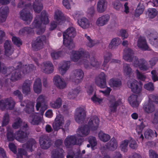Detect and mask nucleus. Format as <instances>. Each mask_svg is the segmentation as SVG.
I'll list each match as a JSON object with an SVG mask.
<instances>
[{
	"label": "nucleus",
	"instance_id": "obj_40",
	"mask_svg": "<svg viewBox=\"0 0 158 158\" xmlns=\"http://www.w3.org/2000/svg\"><path fill=\"white\" fill-rule=\"evenodd\" d=\"M121 39L116 37L112 39L109 45V48L110 49L115 48H116L121 43Z\"/></svg>",
	"mask_w": 158,
	"mask_h": 158
},
{
	"label": "nucleus",
	"instance_id": "obj_52",
	"mask_svg": "<svg viewBox=\"0 0 158 158\" xmlns=\"http://www.w3.org/2000/svg\"><path fill=\"white\" fill-rule=\"evenodd\" d=\"M62 53L63 52L61 51H53L51 52V55L53 60H56L61 56Z\"/></svg>",
	"mask_w": 158,
	"mask_h": 158
},
{
	"label": "nucleus",
	"instance_id": "obj_2",
	"mask_svg": "<svg viewBox=\"0 0 158 158\" xmlns=\"http://www.w3.org/2000/svg\"><path fill=\"white\" fill-rule=\"evenodd\" d=\"M76 29L73 27L68 28L63 33V44L70 50L75 47L73 39L76 36Z\"/></svg>",
	"mask_w": 158,
	"mask_h": 158
},
{
	"label": "nucleus",
	"instance_id": "obj_64",
	"mask_svg": "<svg viewBox=\"0 0 158 158\" xmlns=\"http://www.w3.org/2000/svg\"><path fill=\"white\" fill-rule=\"evenodd\" d=\"M150 43L156 48H158V37L150 39Z\"/></svg>",
	"mask_w": 158,
	"mask_h": 158
},
{
	"label": "nucleus",
	"instance_id": "obj_38",
	"mask_svg": "<svg viewBox=\"0 0 158 158\" xmlns=\"http://www.w3.org/2000/svg\"><path fill=\"white\" fill-rule=\"evenodd\" d=\"M144 135L145 138L148 139H151L153 137L155 136L156 137L157 136L156 132L155 131L154 132L153 130L150 129H148L145 131L144 133Z\"/></svg>",
	"mask_w": 158,
	"mask_h": 158
},
{
	"label": "nucleus",
	"instance_id": "obj_32",
	"mask_svg": "<svg viewBox=\"0 0 158 158\" xmlns=\"http://www.w3.org/2000/svg\"><path fill=\"white\" fill-rule=\"evenodd\" d=\"M138 96L135 94H132L129 97L128 100L132 107H136L138 106L140 102L138 101Z\"/></svg>",
	"mask_w": 158,
	"mask_h": 158
},
{
	"label": "nucleus",
	"instance_id": "obj_44",
	"mask_svg": "<svg viewBox=\"0 0 158 158\" xmlns=\"http://www.w3.org/2000/svg\"><path fill=\"white\" fill-rule=\"evenodd\" d=\"M140 62L139 68L143 71H146L148 70L149 68V65L148 62L144 59H140Z\"/></svg>",
	"mask_w": 158,
	"mask_h": 158
},
{
	"label": "nucleus",
	"instance_id": "obj_3",
	"mask_svg": "<svg viewBox=\"0 0 158 158\" xmlns=\"http://www.w3.org/2000/svg\"><path fill=\"white\" fill-rule=\"evenodd\" d=\"M49 23L47 12L43 10L41 13L40 16L37 15L33 22L31 24V27L33 29L35 28H39L43 23L47 24Z\"/></svg>",
	"mask_w": 158,
	"mask_h": 158
},
{
	"label": "nucleus",
	"instance_id": "obj_53",
	"mask_svg": "<svg viewBox=\"0 0 158 158\" xmlns=\"http://www.w3.org/2000/svg\"><path fill=\"white\" fill-rule=\"evenodd\" d=\"M23 121L19 117L16 118L15 120V122L12 124V127L14 129L19 128L21 126Z\"/></svg>",
	"mask_w": 158,
	"mask_h": 158
},
{
	"label": "nucleus",
	"instance_id": "obj_58",
	"mask_svg": "<svg viewBox=\"0 0 158 158\" xmlns=\"http://www.w3.org/2000/svg\"><path fill=\"white\" fill-rule=\"evenodd\" d=\"M7 139L8 141H13L15 139L13 131L8 130L6 134Z\"/></svg>",
	"mask_w": 158,
	"mask_h": 158
},
{
	"label": "nucleus",
	"instance_id": "obj_60",
	"mask_svg": "<svg viewBox=\"0 0 158 158\" xmlns=\"http://www.w3.org/2000/svg\"><path fill=\"white\" fill-rule=\"evenodd\" d=\"M9 122V115L8 113L5 114L2 122V126H6Z\"/></svg>",
	"mask_w": 158,
	"mask_h": 158
},
{
	"label": "nucleus",
	"instance_id": "obj_49",
	"mask_svg": "<svg viewBox=\"0 0 158 158\" xmlns=\"http://www.w3.org/2000/svg\"><path fill=\"white\" fill-rule=\"evenodd\" d=\"M14 68L13 67H10L7 69L5 64L0 61V73H2L5 74L6 73L7 70H12Z\"/></svg>",
	"mask_w": 158,
	"mask_h": 158
},
{
	"label": "nucleus",
	"instance_id": "obj_36",
	"mask_svg": "<svg viewBox=\"0 0 158 158\" xmlns=\"http://www.w3.org/2000/svg\"><path fill=\"white\" fill-rule=\"evenodd\" d=\"M77 23L83 29H86L89 26V20L86 18L83 17L78 20Z\"/></svg>",
	"mask_w": 158,
	"mask_h": 158
},
{
	"label": "nucleus",
	"instance_id": "obj_34",
	"mask_svg": "<svg viewBox=\"0 0 158 158\" xmlns=\"http://www.w3.org/2000/svg\"><path fill=\"white\" fill-rule=\"evenodd\" d=\"M36 143L35 140L33 139H30L23 145V147L25 148L27 150H29L31 152H32L33 151V147H36Z\"/></svg>",
	"mask_w": 158,
	"mask_h": 158
},
{
	"label": "nucleus",
	"instance_id": "obj_46",
	"mask_svg": "<svg viewBox=\"0 0 158 158\" xmlns=\"http://www.w3.org/2000/svg\"><path fill=\"white\" fill-rule=\"evenodd\" d=\"M25 112L28 114H34V106L31 102H28L26 105L24 109Z\"/></svg>",
	"mask_w": 158,
	"mask_h": 158
},
{
	"label": "nucleus",
	"instance_id": "obj_59",
	"mask_svg": "<svg viewBox=\"0 0 158 158\" xmlns=\"http://www.w3.org/2000/svg\"><path fill=\"white\" fill-rule=\"evenodd\" d=\"M27 154V152L24 149L22 148L19 149L16 155V158H23V155L26 156Z\"/></svg>",
	"mask_w": 158,
	"mask_h": 158
},
{
	"label": "nucleus",
	"instance_id": "obj_6",
	"mask_svg": "<svg viewBox=\"0 0 158 158\" xmlns=\"http://www.w3.org/2000/svg\"><path fill=\"white\" fill-rule=\"evenodd\" d=\"M15 105V102L12 98H7L0 101V109L4 110L7 107L8 109L12 110L14 108Z\"/></svg>",
	"mask_w": 158,
	"mask_h": 158
},
{
	"label": "nucleus",
	"instance_id": "obj_61",
	"mask_svg": "<svg viewBox=\"0 0 158 158\" xmlns=\"http://www.w3.org/2000/svg\"><path fill=\"white\" fill-rule=\"evenodd\" d=\"M145 126V125L144 124L143 122H142L139 125H137L136 126V130L138 135H140L142 133L143 129Z\"/></svg>",
	"mask_w": 158,
	"mask_h": 158
},
{
	"label": "nucleus",
	"instance_id": "obj_39",
	"mask_svg": "<svg viewBox=\"0 0 158 158\" xmlns=\"http://www.w3.org/2000/svg\"><path fill=\"white\" fill-rule=\"evenodd\" d=\"M69 63L68 61L63 62L60 64L61 65L59 68V70L60 73L61 75H63L66 72V71L69 68Z\"/></svg>",
	"mask_w": 158,
	"mask_h": 158
},
{
	"label": "nucleus",
	"instance_id": "obj_37",
	"mask_svg": "<svg viewBox=\"0 0 158 158\" xmlns=\"http://www.w3.org/2000/svg\"><path fill=\"white\" fill-rule=\"evenodd\" d=\"M109 83L110 86L113 88H119L122 85L121 80L118 78H112L110 79Z\"/></svg>",
	"mask_w": 158,
	"mask_h": 158
},
{
	"label": "nucleus",
	"instance_id": "obj_12",
	"mask_svg": "<svg viewBox=\"0 0 158 158\" xmlns=\"http://www.w3.org/2000/svg\"><path fill=\"white\" fill-rule=\"evenodd\" d=\"M117 142L114 137H113L106 145L102 147L101 149L102 150L108 149L113 151L117 149Z\"/></svg>",
	"mask_w": 158,
	"mask_h": 158
},
{
	"label": "nucleus",
	"instance_id": "obj_25",
	"mask_svg": "<svg viewBox=\"0 0 158 158\" xmlns=\"http://www.w3.org/2000/svg\"><path fill=\"white\" fill-rule=\"evenodd\" d=\"M9 8L7 6H2L0 8V22H5L9 12Z\"/></svg>",
	"mask_w": 158,
	"mask_h": 158
},
{
	"label": "nucleus",
	"instance_id": "obj_14",
	"mask_svg": "<svg viewBox=\"0 0 158 158\" xmlns=\"http://www.w3.org/2000/svg\"><path fill=\"white\" fill-rule=\"evenodd\" d=\"M97 85L102 88L106 87V75L103 72H101L98 76V77L95 80Z\"/></svg>",
	"mask_w": 158,
	"mask_h": 158
},
{
	"label": "nucleus",
	"instance_id": "obj_19",
	"mask_svg": "<svg viewBox=\"0 0 158 158\" xmlns=\"http://www.w3.org/2000/svg\"><path fill=\"white\" fill-rule=\"evenodd\" d=\"M4 46L5 54L6 56H9L13 53L14 48L12 46L11 41H9L8 40L6 41Z\"/></svg>",
	"mask_w": 158,
	"mask_h": 158
},
{
	"label": "nucleus",
	"instance_id": "obj_35",
	"mask_svg": "<svg viewBox=\"0 0 158 158\" xmlns=\"http://www.w3.org/2000/svg\"><path fill=\"white\" fill-rule=\"evenodd\" d=\"M31 81L28 80H26L22 85V90L24 94L27 95L30 92V85Z\"/></svg>",
	"mask_w": 158,
	"mask_h": 158
},
{
	"label": "nucleus",
	"instance_id": "obj_17",
	"mask_svg": "<svg viewBox=\"0 0 158 158\" xmlns=\"http://www.w3.org/2000/svg\"><path fill=\"white\" fill-rule=\"evenodd\" d=\"M75 79L74 82L76 84L80 83L82 81L84 73L82 70L80 69H76L73 71Z\"/></svg>",
	"mask_w": 158,
	"mask_h": 158
},
{
	"label": "nucleus",
	"instance_id": "obj_55",
	"mask_svg": "<svg viewBox=\"0 0 158 158\" xmlns=\"http://www.w3.org/2000/svg\"><path fill=\"white\" fill-rule=\"evenodd\" d=\"M148 16L150 18H154L157 15V12L155 8H149L148 9Z\"/></svg>",
	"mask_w": 158,
	"mask_h": 158
},
{
	"label": "nucleus",
	"instance_id": "obj_18",
	"mask_svg": "<svg viewBox=\"0 0 158 158\" xmlns=\"http://www.w3.org/2000/svg\"><path fill=\"white\" fill-rule=\"evenodd\" d=\"M143 108L145 112L147 113H150L155 110V107L151 99L149 98L148 101L144 103Z\"/></svg>",
	"mask_w": 158,
	"mask_h": 158
},
{
	"label": "nucleus",
	"instance_id": "obj_8",
	"mask_svg": "<svg viewBox=\"0 0 158 158\" xmlns=\"http://www.w3.org/2000/svg\"><path fill=\"white\" fill-rule=\"evenodd\" d=\"M122 104V99H118L116 100L115 97H110L109 100V106L110 112L114 113L117 111V107L121 105Z\"/></svg>",
	"mask_w": 158,
	"mask_h": 158
},
{
	"label": "nucleus",
	"instance_id": "obj_42",
	"mask_svg": "<svg viewBox=\"0 0 158 158\" xmlns=\"http://www.w3.org/2000/svg\"><path fill=\"white\" fill-rule=\"evenodd\" d=\"M51 106L54 109L59 108L62 105V100L60 98H58L55 101L50 103Z\"/></svg>",
	"mask_w": 158,
	"mask_h": 158
},
{
	"label": "nucleus",
	"instance_id": "obj_57",
	"mask_svg": "<svg viewBox=\"0 0 158 158\" xmlns=\"http://www.w3.org/2000/svg\"><path fill=\"white\" fill-rule=\"evenodd\" d=\"M113 8L117 10H119L122 6V5L118 0H115L112 2Z\"/></svg>",
	"mask_w": 158,
	"mask_h": 158
},
{
	"label": "nucleus",
	"instance_id": "obj_26",
	"mask_svg": "<svg viewBox=\"0 0 158 158\" xmlns=\"http://www.w3.org/2000/svg\"><path fill=\"white\" fill-rule=\"evenodd\" d=\"M90 128L86 124L81 126L78 128L77 134L81 137H85L89 133Z\"/></svg>",
	"mask_w": 158,
	"mask_h": 158
},
{
	"label": "nucleus",
	"instance_id": "obj_10",
	"mask_svg": "<svg viewBox=\"0 0 158 158\" xmlns=\"http://www.w3.org/2000/svg\"><path fill=\"white\" fill-rule=\"evenodd\" d=\"M127 84L129 88H130L132 91L134 93L139 95L141 93L142 87L139 86V83L135 80L129 81Z\"/></svg>",
	"mask_w": 158,
	"mask_h": 158
},
{
	"label": "nucleus",
	"instance_id": "obj_7",
	"mask_svg": "<svg viewBox=\"0 0 158 158\" xmlns=\"http://www.w3.org/2000/svg\"><path fill=\"white\" fill-rule=\"evenodd\" d=\"M34 66L32 64L23 65L22 62H19L16 67V70L22 72L23 74L28 73L33 71L34 69Z\"/></svg>",
	"mask_w": 158,
	"mask_h": 158
},
{
	"label": "nucleus",
	"instance_id": "obj_28",
	"mask_svg": "<svg viewBox=\"0 0 158 158\" xmlns=\"http://www.w3.org/2000/svg\"><path fill=\"white\" fill-rule=\"evenodd\" d=\"M44 69H43V72L47 74L52 73L54 70L53 65L50 61H47L44 64Z\"/></svg>",
	"mask_w": 158,
	"mask_h": 158
},
{
	"label": "nucleus",
	"instance_id": "obj_43",
	"mask_svg": "<svg viewBox=\"0 0 158 158\" xmlns=\"http://www.w3.org/2000/svg\"><path fill=\"white\" fill-rule=\"evenodd\" d=\"M98 135L100 140L104 142H107L110 138V136L109 135L103 133L102 131L99 132Z\"/></svg>",
	"mask_w": 158,
	"mask_h": 158
},
{
	"label": "nucleus",
	"instance_id": "obj_20",
	"mask_svg": "<svg viewBox=\"0 0 158 158\" xmlns=\"http://www.w3.org/2000/svg\"><path fill=\"white\" fill-rule=\"evenodd\" d=\"M29 134L27 132L21 131L20 130L16 133V139L19 142L23 143L28 138Z\"/></svg>",
	"mask_w": 158,
	"mask_h": 158
},
{
	"label": "nucleus",
	"instance_id": "obj_51",
	"mask_svg": "<svg viewBox=\"0 0 158 158\" xmlns=\"http://www.w3.org/2000/svg\"><path fill=\"white\" fill-rule=\"evenodd\" d=\"M144 7L143 5H140L139 4L138 5L135 11L134 15L136 17H138L142 14L144 10Z\"/></svg>",
	"mask_w": 158,
	"mask_h": 158
},
{
	"label": "nucleus",
	"instance_id": "obj_54",
	"mask_svg": "<svg viewBox=\"0 0 158 158\" xmlns=\"http://www.w3.org/2000/svg\"><path fill=\"white\" fill-rule=\"evenodd\" d=\"M13 43L18 47L22 45L23 42L21 40L19 37L13 36L12 38Z\"/></svg>",
	"mask_w": 158,
	"mask_h": 158
},
{
	"label": "nucleus",
	"instance_id": "obj_63",
	"mask_svg": "<svg viewBox=\"0 0 158 158\" xmlns=\"http://www.w3.org/2000/svg\"><path fill=\"white\" fill-rule=\"evenodd\" d=\"M144 87L145 89L149 91H152L154 90L153 84L151 82L145 84Z\"/></svg>",
	"mask_w": 158,
	"mask_h": 158
},
{
	"label": "nucleus",
	"instance_id": "obj_30",
	"mask_svg": "<svg viewBox=\"0 0 158 158\" xmlns=\"http://www.w3.org/2000/svg\"><path fill=\"white\" fill-rule=\"evenodd\" d=\"M33 89L36 93L39 94L42 91V83L40 78H37L35 81Z\"/></svg>",
	"mask_w": 158,
	"mask_h": 158
},
{
	"label": "nucleus",
	"instance_id": "obj_48",
	"mask_svg": "<svg viewBox=\"0 0 158 158\" xmlns=\"http://www.w3.org/2000/svg\"><path fill=\"white\" fill-rule=\"evenodd\" d=\"M88 142L91 145V149L94 150V148L97 146V141L96 138L93 136H89L87 139Z\"/></svg>",
	"mask_w": 158,
	"mask_h": 158
},
{
	"label": "nucleus",
	"instance_id": "obj_22",
	"mask_svg": "<svg viewBox=\"0 0 158 158\" xmlns=\"http://www.w3.org/2000/svg\"><path fill=\"white\" fill-rule=\"evenodd\" d=\"M137 46L142 50H150L145 39L142 36H140L138 40Z\"/></svg>",
	"mask_w": 158,
	"mask_h": 158
},
{
	"label": "nucleus",
	"instance_id": "obj_5",
	"mask_svg": "<svg viewBox=\"0 0 158 158\" xmlns=\"http://www.w3.org/2000/svg\"><path fill=\"white\" fill-rule=\"evenodd\" d=\"M46 37L45 35H41L37 37L32 43L31 46L33 50L35 51H37L42 48L43 43H46Z\"/></svg>",
	"mask_w": 158,
	"mask_h": 158
},
{
	"label": "nucleus",
	"instance_id": "obj_16",
	"mask_svg": "<svg viewBox=\"0 0 158 158\" xmlns=\"http://www.w3.org/2000/svg\"><path fill=\"white\" fill-rule=\"evenodd\" d=\"M54 84L56 86L60 89H63L65 88L67 84L64 79L59 75H57L54 77Z\"/></svg>",
	"mask_w": 158,
	"mask_h": 158
},
{
	"label": "nucleus",
	"instance_id": "obj_13",
	"mask_svg": "<svg viewBox=\"0 0 158 158\" xmlns=\"http://www.w3.org/2000/svg\"><path fill=\"white\" fill-rule=\"evenodd\" d=\"M99 123V119L96 116L91 118L87 125L92 131H95L97 130Z\"/></svg>",
	"mask_w": 158,
	"mask_h": 158
},
{
	"label": "nucleus",
	"instance_id": "obj_1",
	"mask_svg": "<svg viewBox=\"0 0 158 158\" xmlns=\"http://www.w3.org/2000/svg\"><path fill=\"white\" fill-rule=\"evenodd\" d=\"M71 59L74 62L78 61L81 58L84 67L86 69L91 68L92 67L98 68L99 67V63L94 57L90 59V62L88 60L89 58V53L88 52L82 48H80L77 51H73Z\"/></svg>",
	"mask_w": 158,
	"mask_h": 158
},
{
	"label": "nucleus",
	"instance_id": "obj_4",
	"mask_svg": "<svg viewBox=\"0 0 158 158\" xmlns=\"http://www.w3.org/2000/svg\"><path fill=\"white\" fill-rule=\"evenodd\" d=\"M32 10V6L31 3L24 5V8L20 12V17L22 20L25 21H28L27 24H29L32 20L33 16L30 13V10Z\"/></svg>",
	"mask_w": 158,
	"mask_h": 158
},
{
	"label": "nucleus",
	"instance_id": "obj_31",
	"mask_svg": "<svg viewBox=\"0 0 158 158\" xmlns=\"http://www.w3.org/2000/svg\"><path fill=\"white\" fill-rule=\"evenodd\" d=\"M34 33V31L32 28L30 27H26L20 29L19 34L20 35L24 36L32 34Z\"/></svg>",
	"mask_w": 158,
	"mask_h": 158
},
{
	"label": "nucleus",
	"instance_id": "obj_9",
	"mask_svg": "<svg viewBox=\"0 0 158 158\" xmlns=\"http://www.w3.org/2000/svg\"><path fill=\"white\" fill-rule=\"evenodd\" d=\"M86 115V112L84 108L79 107L76 109L75 119L77 123H82L85 118Z\"/></svg>",
	"mask_w": 158,
	"mask_h": 158
},
{
	"label": "nucleus",
	"instance_id": "obj_33",
	"mask_svg": "<svg viewBox=\"0 0 158 158\" xmlns=\"http://www.w3.org/2000/svg\"><path fill=\"white\" fill-rule=\"evenodd\" d=\"M29 119L31 124L34 125H38L41 121V117L35 113L30 116Z\"/></svg>",
	"mask_w": 158,
	"mask_h": 158
},
{
	"label": "nucleus",
	"instance_id": "obj_47",
	"mask_svg": "<svg viewBox=\"0 0 158 158\" xmlns=\"http://www.w3.org/2000/svg\"><path fill=\"white\" fill-rule=\"evenodd\" d=\"M80 90L77 89H75L70 92L68 94V98L70 99H73L77 97L79 93Z\"/></svg>",
	"mask_w": 158,
	"mask_h": 158
},
{
	"label": "nucleus",
	"instance_id": "obj_62",
	"mask_svg": "<svg viewBox=\"0 0 158 158\" xmlns=\"http://www.w3.org/2000/svg\"><path fill=\"white\" fill-rule=\"evenodd\" d=\"M112 54L110 52H107L104 53V61L105 62H109L111 58Z\"/></svg>",
	"mask_w": 158,
	"mask_h": 158
},
{
	"label": "nucleus",
	"instance_id": "obj_50",
	"mask_svg": "<svg viewBox=\"0 0 158 158\" xmlns=\"http://www.w3.org/2000/svg\"><path fill=\"white\" fill-rule=\"evenodd\" d=\"M123 68L124 75L125 76H130L132 73V69L130 65L127 64H124Z\"/></svg>",
	"mask_w": 158,
	"mask_h": 158
},
{
	"label": "nucleus",
	"instance_id": "obj_15",
	"mask_svg": "<svg viewBox=\"0 0 158 158\" xmlns=\"http://www.w3.org/2000/svg\"><path fill=\"white\" fill-rule=\"evenodd\" d=\"M64 120L63 118L61 115H57L55 119V121L52 124L53 128L55 131H57L60 129H62V125Z\"/></svg>",
	"mask_w": 158,
	"mask_h": 158
},
{
	"label": "nucleus",
	"instance_id": "obj_45",
	"mask_svg": "<svg viewBox=\"0 0 158 158\" xmlns=\"http://www.w3.org/2000/svg\"><path fill=\"white\" fill-rule=\"evenodd\" d=\"M64 151L63 149H58L54 150L52 152L53 158H63Z\"/></svg>",
	"mask_w": 158,
	"mask_h": 158
},
{
	"label": "nucleus",
	"instance_id": "obj_23",
	"mask_svg": "<svg viewBox=\"0 0 158 158\" xmlns=\"http://www.w3.org/2000/svg\"><path fill=\"white\" fill-rule=\"evenodd\" d=\"M54 19L59 24L61 25L64 21L65 18L61 11L57 10L55 12Z\"/></svg>",
	"mask_w": 158,
	"mask_h": 158
},
{
	"label": "nucleus",
	"instance_id": "obj_41",
	"mask_svg": "<svg viewBox=\"0 0 158 158\" xmlns=\"http://www.w3.org/2000/svg\"><path fill=\"white\" fill-rule=\"evenodd\" d=\"M15 70H16L15 71H14L12 73L10 78L11 81L14 82L19 80L21 77V71L16 70V69Z\"/></svg>",
	"mask_w": 158,
	"mask_h": 158
},
{
	"label": "nucleus",
	"instance_id": "obj_11",
	"mask_svg": "<svg viewBox=\"0 0 158 158\" xmlns=\"http://www.w3.org/2000/svg\"><path fill=\"white\" fill-rule=\"evenodd\" d=\"M39 142L42 149H47L50 147L52 141L48 136L42 135L40 138Z\"/></svg>",
	"mask_w": 158,
	"mask_h": 158
},
{
	"label": "nucleus",
	"instance_id": "obj_27",
	"mask_svg": "<svg viewBox=\"0 0 158 158\" xmlns=\"http://www.w3.org/2000/svg\"><path fill=\"white\" fill-rule=\"evenodd\" d=\"M107 2L106 0H99L97 4V11L100 13L104 12L107 8Z\"/></svg>",
	"mask_w": 158,
	"mask_h": 158
},
{
	"label": "nucleus",
	"instance_id": "obj_24",
	"mask_svg": "<svg viewBox=\"0 0 158 158\" xmlns=\"http://www.w3.org/2000/svg\"><path fill=\"white\" fill-rule=\"evenodd\" d=\"M133 54V51L131 49L126 48L123 51V58L127 61L131 62L132 60Z\"/></svg>",
	"mask_w": 158,
	"mask_h": 158
},
{
	"label": "nucleus",
	"instance_id": "obj_29",
	"mask_svg": "<svg viewBox=\"0 0 158 158\" xmlns=\"http://www.w3.org/2000/svg\"><path fill=\"white\" fill-rule=\"evenodd\" d=\"M42 0H35L32 5L34 11L37 13H40L43 8V5L41 2Z\"/></svg>",
	"mask_w": 158,
	"mask_h": 158
},
{
	"label": "nucleus",
	"instance_id": "obj_21",
	"mask_svg": "<svg viewBox=\"0 0 158 158\" xmlns=\"http://www.w3.org/2000/svg\"><path fill=\"white\" fill-rule=\"evenodd\" d=\"M110 17L106 14L98 18L96 21V24L98 27H102L106 24L109 21Z\"/></svg>",
	"mask_w": 158,
	"mask_h": 158
},
{
	"label": "nucleus",
	"instance_id": "obj_56",
	"mask_svg": "<svg viewBox=\"0 0 158 158\" xmlns=\"http://www.w3.org/2000/svg\"><path fill=\"white\" fill-rule=\"evenodd\" d=\"M128 143V141L127 140H125L122 142L120 147L122 151L124 152H127Z\"/></svg>",
	"mask_w": 158,
	"mask_h": 158
}]
</instances>
